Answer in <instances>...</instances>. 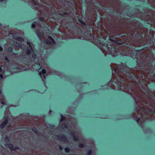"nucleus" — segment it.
Returning a JSON list of instances; mask_svg holds the SVG:
<instances>
[{
  "label": "nucleus",
  "mask_w": 155,
  "mask_h": 155,
  "mask_svg": "<svg viewBox=\"0 0 155 155\" xmlns=\"http://www.w3.org/2000/svg\"><path fill=\"white\" fill-rule=\"evenodd\" d=\"M148 29H143L142 32H137L136 34H130L129 37L123 35L124 39H128L131 41L132 46H129L127 45L125 49L120 50L117 47L110 48L107 45H104L106 49L108 54L113 57L120 55L122 56H129L137 60V66L132 69L133 71L137 72L140 70L144 69L146 67L151 65V63L155 61V56L152 52V50H155L154 41L153 39L154 31Z\"/></svg>",
  "instance_id": "3"
},
{
  "label": "nucleus",
  "mask_w": 155,
  "mask_h": 155,
  "mask_svg": "<svg viewBox=\"0 0 155 155\" xmlns=\"http://www.w3.org/2000/svg\"><path fill=\"white\" fill-rule=\"evenodd\" d=\"M14 45L15 47H21V45L19 43L17 42H14Z\"/></svg>",
  "instance_id": "21"
},
{
  "label": "nucleus",
  "mask_w": 155,
  "mask_h": 155,
  "mask_svg": "<svg viewBox=\"0 0 155 155\" xmlns=\"http://www.w3.org/2000/svg\"><path fill=\"white\" fill-rule=\"evenodd\" d=\"M21 119H22V120H23V118H21Z\"/></svg>",
  "instance_id": "48"
},
{
  "label": "nucleus",
  "mask_w": 155,
  "mask_h": 155,
  "mask_svg": "<svg viewBox=\"0 0 155 155\" xmlns=\"http://www.w3.org/2000/svg\"><path fill=\"white\" fill-rule=\"evenodd\" d=\"M3 50V48L0 46V51H2Z\"/></svg>",
  "instance_id": "40"
},
{
  "label": "nucleus",
  "mask_w": 155,
  "mask_h": 155,
  "mask_svg": "<svg viewBox=\"0 0 155 155\" xmlns=\"http://www.w3.org/2000/svg\"><path fill=\"white\" fill-rule=\"evenodd\" d=\"M137 12L134 13L137 18L147 22V24H149L151 26L155 28V17L153 16H151L149 15H144L138 9H137Z\"/></svg>",
  "instance_id": "4"
},
{
  "label": "nucleus",
  "mask_w": 155,
  "mask_h": 155,
  "mask_svg": "<svg viewBox=\"0 0 155 155\" xmlns=\"http://www.w3.org/2000/svg\"><path fill=\"white\" fill-rule=\"evenodd\" d=\"M110 66L112 78L103 89L126 92L135 102V112L123 119L132 118L140 126L155 119V63L137 72L122 62L114 69Z\"/></svg>",
  "instance_id": "1"
},
{
  "label": "nucleus",
  "mask_w": 155,
  "mask_h": 155,
  "mask_svg": "<svg viewBox=\"0 0 155 155\" xmlns=\"http://www.w3.org/2000/svg\"><path fill=\"white\" fill-rule=\"evenodd\" d=\"M83 83H84V84H86V82H84Z\"/></svg>",
  "instance_id": "43"
},
{
  "label": "nucleus",
  "mask_w": 155,
  "mask_h": 155,
  "mask_svg": "<svg viewBox=\"0 0 155 155\" xmlns=\"http://www.w3.org/2000/svg\"><path fill=\"white\" fill-rule=\"evenodd\" d=\"M53 13V15L55 13L57 14L58 15L61 16L62 17H65V15L68 16V17H69V15L70 13L68 12H61V13H60L58 11L54 10V12L52 11Z\"/></svg>",
  "instance_id": "11"
},
{
  "label": "nucleus",
  "mask_w": 155,
  "mask_h": 155,
  "mask_svg": "<svg viewBox=\"0 0 155 155\" xmlns=\"http://www.w3.org/2000/svg\"><path fill=\"white\" fill-rule=\"evenodd\" d=\"M51 2H57V0H49ZM68 0H58L59 2L61 4L63 5L67 2Z\"/></svg>",
  "instance_id": "17"
},
{
  "label": "nucleus",
  "mask_w": 155,
  "mask_h": 155,
  "mask_svg": "<svg viewBox=\"0 0 155 155\" xmlns=\"http://www.w3.org/2000/svg\"><path fill=\"white\" fill-rule=\"evenodd\" d=\"M82 96L81 94L79 95L78 97V98L79 99H81L82 98Z\"/></svg>",
  "instance_id": "39"
},
{
  "label": "nucleus",
  "mask_w": 155,
  "mask_h": 155,
  "mask_svg": "<svg viewBox=\"0 0 155 155\" xmlns=\"http://www.w3.org/2000/svg\"><path fill=\"white\" fill-rule=\"evenodd\" d=\"M8 50L9 52L12 53L13 52V48L12 46H9L8 48Z\"/></svg>",
  "instance_id": "25"
},
{
  "label": "nucleus",
  "mask_w": 155,
  "mask_h": 155,
  "mask_svg": "<svg viewBox=\"0 0 155 155\" xmlns=\"http://www.w3.org/2000/svg\"><path fill=\"white\" fill-rule=\"evenodd\" d=\"M26 43H27V45L28 46H29V47H30V48H31V47H33V46L31 45V43L30 42V41H27Z\"/></svg>",
  "instance_id": "29"
},
{
  "label": "nucleus",
  "mask_w": 155,
  "mask_h": 155,
  "mask_svg": "<svg viewBox=\"0 0 155 155\" xmlns=\"http://www.w3.org/2000/svg\"><path fill=\"white\" fill-rule=\"evenodd\" d=\"M92 153V150L91 149H90L87 152V155H91Z\"/></svg>",
  "instance_id": "30"
},
{
  "label": "nucleus",
  "mask_w": 155,
  "mask_h": 155,
  "mask_svg": "<svg viewBox=\"0 0 155 155\" xmlns=\"http://www.w3.org/2000/svg\"><path fill=\"white\" fill-rule=\"evenodd\" d=\"M70 135L72 137L74 140L75 141H77L79 140V138L78 136H77L75 134L74 132L73 131H71Z\"/></svg>",
  "instance_id": "14"
},
{
  "label": "nucleus",
  "mask_w": 155,
  "mask_h": 155,
  "mask_svg": "<svg viewBox=\"0 0 155 155\" xmlns=\"http://www.w3.org/2000/svg\"><path fill=\"white\" fill-rule=\"evenodd\" d=\"M1 108H2V106H1Z\"/></svg>",
  "instance_id": "45"
},
{
  "label": "nucleus",
  "mask_w": 155,
  "mask_h": 155,
  "mask_svg": "<svg viewBox=\"0 0 155 155\" xmlns=\"http://www.w3.org/2000/svg\"><path fill=\"white\" fill-rule=\"evenodd\" d=\"M16 40L21 42H22L24 41V39L22 38L19 37H17Z\"/></svg>",
  "instance_id": "28"
},
{
  "label": "nucleus",
  "mask_w": 155,
  "mask_h": 155,
  "mask_svg": "<svg viewBox=\"0 0 155 155\" xmlns=\"http://www.w3.org/2000/svg\"><path fill=\"white\" fill-rule=\"evenodd\" d=\"M82 87H83L81 86L80 88H79L78 89H77V91L80 94H81V92L82 88Z\"/></svg>",
  "instance_id": "32"
},
{
  "label": "nucleus",
  "mask_w": 155,
  "mask_h": 155,
  "mask_svg": "<svg viewBox=\"0 0 155 155\" xmlns=\"http://www.w3.org/2000/svg\"><path fill=\"white\" fill-rule=\"evenodd\" d=\"M55 137L57 139L60 141H62L66 143H68V141L67 137L65 136L63 134L59 135H55Z\"/></svg>",
  "instance_id": "8"
},
{
  "label": "nucleus",
  "mask_w": 155,
  "mask_h": 155,
  "mask_svg": "<svg viewBox=\"0 0 155 155\" xmlns=\"http://www.w3.org/2000/svg\"><path fill=\"white\" fill-rule=\"evenodd\" d=\"M19 149V147L18 146H13V147L12 149V151L13 150H18Z\"/></svg>",
  "instance_id": "31"
},
{
  "label": "nucleus",
  "mask_w": 155,
  "mask_h": 155,
  "mask_svg": "<svg viewBox=\"0 0 155 155\" xmlns=\"http://www.w3.org/2000/svg\"><path fill=\"white\" fill-rule=\"evenodd\" d=\"M12 34L13 38L15 40H16L17 37H18L17 36V33H12Z\"/></svg>",
  "instance_id": "22"
},
{
  "label": "nucleus",
  "mask_w": 155,
  "mask_h": 155,
  "mask_svg": "<svg viewBox=\"0 0 155 155\" xmlns=\"http://www.w3.org/2000/svg\"><path fill=\"white\" fill-rule=\"evenodd\" d=\"M78 147L80 148H82L84 147V145L83 143H80L79 144Z\"/></svg>",
  "instance_id": "33"
},
{
  "label": "nucleus",
  "mask_w": 155,
  "mask_h": 155,
  "mask_svg": "<svg viewBox=\"0 0 155 155\" xmlns=\"http://www.w3.org/2000/svg\"><path fill=\"white\" fill-rule=\"evenodd\" d=\"M5 101V98L3 95L2 94V91L0 90V102L2 104H4Z\"/></svg>",
  "instance_id": "13"
},
{
  "label": "nucleus",
  "mask_w": 155,
  "mask_h": 155,
  "mask_svg": "<svg viewBox=\"0 0 155 155\" xmlns=\"http://www.w3.org/2000/svg\"><path fill=\"white\" fill-rule=\"evenodd\" d=\"M26 49L25 53H24L23 52H22V54L24 56H29L30 55L31 52H33L34 51L33 47H31V48H30V47H27L26 48Z\"/></svg>",
  "instance_id": "10"
},
{
  "label": "nucleus",
  "mask_w": 155,
  "mask_h": 155,
  "mask_svg": "<svg viewBox=\"0 0 155 155\" xmlns=\"http://www.w3.org/2000/svg\"><path fill=\"white\" fill-rule=\"evenodd\" d=\"M31 55L32 58L35 60L36 58L37 55L35 52L32 53L31 54Z\"/></svg>",
  "instance_id": "27"
},
{
  "label": "nucleus",
  "mask_w": 155,
  "mask_h": 155,
  "mask_svg": "<svg viewBox=\"0 0 155 155\" xmlns=\"http://www.w3.org/2000/svg\"><path fill=\"white\" fill-rule=\"evenodd\" d=\"M5 146L10 149L12 151V148L13 147V145L11 143L6 144Z\"/></svg>",
  "instance_id": "19"
},
{
  "label": "nucleus",
  "mask_w": 155,
  "mask_h": 155,
  "mask_svg": "<svg viewBox=\"0 0 155 155\" xmlns=\"http://www.w3.org/2000/svg\"><path fill=\"white\" fill-rule=\"evenodd\" d=\"M13 54L14 55H15V53H13Z\"/></svg>",
  "instance_id": "44"
},
{
  "label": "nucleus",
  "mask_w": 155,
  "mask_h": 155,
  "mask_svg": "<svg viewBox=\"0 0 155 155\" xmlns=\"http://www.w3.org/2000/svg\"><path fill=\"white\" fill-rule=\"evenodd\" d=\"M150 9H148V11H150Z\"/></svg>",
  "instance_id": "46"
},
{
  "label": "nucleus",
  "mask_w": 155,
  "mask_h": 155,
  "mask_svg": "<svg viewBox=\"0 0 155 155\" xmlns=\"http://www.w3.org/2000/svg\"><path fill=\"white\" fill-rule=\"evenodd\" d=\"M64 150L65 152L67 153H69L71 150V149L68 147L65 148Z\"/></svg>",
  "instance_id": "26"
},
{
  "label": "nucleus",
  "mask_w": 155,
  "mask_h": 155,
  "mask_svg": "<svg viewBox=\"0 0 155 155\" xmlns=\"http://www.w3.org/2000/svg\"><path fill=\"white\" fill-rule=\"evenodd\" d=\"M3 119H4V121L0 124V128L1 129H2L5 127L9 120V118L8 116H4Z\"/></svg>",
  "instance_id": "9"
},
{
  "label": "nucleus",
  "mask_w": 155,
  "mask_h": 155,
  "mask_svg": "<svg viewBox=\"0 0 155 155\" xmlns=\"http://www.w3.org/2000/svg\"><path fill=\"white\" fill-rule=\"evenodd\" d=\"M52 112V111L51 110H49V113L50 114L51 113V112Z\"/></svg>",
  "instance_id": "42"
},
{
  "label": "nucleus",
  "mask_w": 155,
  "mask_h": 155,
  "mask_svg": "<svg viewBox=\"0 0 155 155\" xmlns=\"http://www.w3.org/2000/svg\"><path fill=\"white\" fill-rule=\"evenodd\" d=\"M42 41L45 44L51 46H54L56 44L55 40L50 36H47Z\"/></svg>",
  "instance_id": "6"
},
{
  "label": "nucleus",
  "mask_w": 155,
  "mask_h": 155,
  "mask_svg": "<svg viewBox=\"0 0 155 155\" xmlns=\"http://www.w3.org/2000/svg\"><path fill=\"white\" fill-rule=\"evenodd\" d=\"M82 18L81 17L77 18L78 22L82 25L84 26L83 28V30L81 28L76 29V38L86 40L89 41L99 48L104 54L105 56L108 54L106 51V49L104 45H107L110 48L117 47L120 49L117 46L114 45L113 44H110V43H104V41L107 38L111 41L118 44L122 45L124 44L125 41H127V43L125 44L123 49H125L127 45L130 46H132L131 44V41L127 39H124L123 38V35H126L129 37V35L132 33L135 34L137 32H142L143 29L147 28H143V25L139 21L135 20L131 22L129 24L133 27L137 28L139 30H141L140 31H137L136 28H130V31H135L136 32L130 33L126 31L124 33H122L121 31L122 28L119 26H117L115 23H106L105 25V27L107 30H101V28L95 25V22L97 19L96 15L92 14L90 16L89 20L92 22L91 25H87L82 20Z\"/></svg>",
  "instance_id": "2"
},
{
  "label": "nucleus",
  "mask_w": 155,
  "mask_h": 155,
  "mask_svg": "<svg viewBox=\"0 0 155 155\" xmlns=\"http://www.w3.org/2000/svg\"><path fill=\"white\" fill-rule=\"evenodd\" d=\"M50 127L52 128H54V125H51Z\"/></svg>",
  "instance_id": "41"
},
{
  "label": "nucleus",
  "mask_w": 155,
  "mask_h": 155,
  "mask_svg": "<svg viewBox=\"0 0 155 155\" xmlns=\"http://www.w3.org/2000/svg\"><path fill=\"white\" fill-rule=\"evenodd\" d=\"M31 28L33 29H35L36 26L38 27L39 28H41L42 26L41 25L39 22L34 21L31 25Z\"/></svg>",
  "instance_id": "12"
},
{
  "label": "nucleus",
  "mask_w": 155,
  "mask_h": 155,
  "mask_svg": "<svg viewBox=\"0 0 155 155\" xmlns=\"http://www.w3.org/2000/svg\"><path fill=\"white\" fill-rule=\"evenodd\" d=\"M100 118H104V117H100Z\"/></svg>",
  "instance_id": "47"
},
{
  "label": "nucleus",
  "mask_w": 155,
  "mask_h": 155,
  "mask_svg": "<svg viewBox=\"0 0 155 155\" xmlns=\"http://www.w3.org/2000/svg\"><path fill=\"white\" fill-rule=\"evenodd\" d=\"M57 5H58V7H57L56 8L57 10H59L60 9L61 6L59 4H57Z\"/></svg>",
  "instance_id": "36"
},
{
  "label": "nucleus",
  "mask_w": 155,
  "mask_h": 155,
  "mask_svg": "<svg viewBox=\"0 0 155 155\" xmlns=\"http://www.w3.org/2000/svg\"><path fill=\"white\" fill-rule=\"evenodd\" d=\"M32 131L36 135L40 136H42V134L38 131L35 127H33L31 129Z\"/></svg>",
  "instance_id": "15"
},
{
  "label": "nucleus",
  "mask_w": 155,
  "mask_h": 155,
  "mask_svg": "<svg viewBox=\"0 0 155 155\" xmlns=\"http://www.w3.org/2000/svg\"><path fill=\"white\" fill-rule=\"evenodd\" d=\"M36 33L40 40H41L42 39V37L40 30L39 29H37Z\"/></svg>",
  "instance_id": "16"
},
{
  "label": "nucleus",
  "mask_w": 155,
  "mask_h": 155,
  "mask_svg": "<svg viewBox=\"0 0 155 155\" xmlns=\"http://www.w3.org/2000/svg\"><path fill=\"white\" fill-rule=\"evenodd\" d=\"M59 148L61 150H63V147H62V146H60V145H59Z\"/></svg>",
  "instance_id": "37"
},
{
  "label": "nucleus",
  "mask_w": 155,
  "mask_h": 155,
  "mask_svg": "<svg viewBox=\"0 0 155 155\" xmlns=\"http://www.w3.org/2000/svg\"><path fill=\"white\" fill-rule=\"evenodd\" d=\"M61 118L60 120V122L64 121L66 119L65 117L61 114Z\"/></svg>",
  "instance_id": "24"
},
{
  "label": "nucleus",
  "mask_w": 155,
  "mask_h": 155,
  "mask_svg": "<svg viewBox=\"0 0 155 155\" xmlns=\"http://www.w3.org/2000/svg\"><path fill=\"white\" fill-rule=\"evenodd\" d=\"M48 73L50 74L55 75L59 76L61 79L63 78H66V76L63 73L55 70H50V71L48 72Z\"/></svg>",
  "instance_id": "7"
},
{
  "label": "nucleus",
  "mask_w": 155,
  "mask_h": 155,
  "mask_svg": "<svg viewBox=\"0 0 155 155\" xmlns=\"http://www.w3.org/2000/svg\"><path fill=\"white\" fill-rule=\"evenodd\" d=\"M3 67L2 65L0 64V73L2 71V68ZM0 77L1 78H3V75L2 74L0 73Z\"/></svg>",
  "instance_id": "23"
},
{
  "label": "nucleus",
  "mask_w": 155,
  "mask_h": 155,
  "mask_svg": "<svg viewBox=\"0 0 155 155\" xmlns=\"http://www.w3.org/2000/svg\"><path fill=\"white\" fill-rule=\"evenodd\" d=\"M119 24L121 25L122 26H124L125 25V24L123 22L120 23Z\"/></svg>",
  "instance_id": "38"
},
{
  "label": "nucleus",
  "mask_w": 155,
  "mask_h": 155,
  "mask_svg": "<svg viewBox=\"0 0 155 155\" xmlns=\"http://www.w3.org/2000/svg\"><path fill=\"white\" fill-rule=\"evenodd\" d=\"M10 140V137H9L7 136H6L5 138V142H9Z\"/></svg>",
  "instance_id": "20"
},
{
  "label": "nucleus",
  "mask_w": 155,
  "mask_h": 155,
  "mask_svg": "<svg viewBox=\"0 0 155 155\" xmlns=\"http://www.w3.org/2000/svg\"><path fill=\"white\" fill-rule=\"evenodd\" d=\"M60 128L62 129H64L65 128H68V126L64 123H62L61 124Z\"/></svg>",
  "instance_id": "18"
},
{
  "label": "nucleus",
  "mask_w": 155,
  "mask_h": 155,
  "mask_svg": "<svg viewBox=\"0 0 155 155\" xmlns=\"http://www.w3.org/2000/svg\"><path fill=\"white\" fill-rule=\"evenodd\" d=\"M40 59H41L40 60H39L38 61H36L35 62V64H37L40 67L38 69L37 71L38 72H39V75L41 78L42 80L44 82L45 85L46 86L44 80L46 79L45 76L44 75H42V74H45L46 73V71L45 69H43L41 71H40V70L42 68H44L43 65H45V63L44 62L43 60L40 57Z\"/></svg>",
  "instance_id": "5"
},
{
  "label": "nucleus",
  "mask_w": 155,
  "mask_h": 155,
  "mask_svg": "<svg viewBox=\"0 0 155 155\" xmlns=\"http://www.w3.org/2000/svg\"><path fill=\"white\" fill-rule=\"evenodd\" d=\"M5 59V60L7 61V62H9V59H8V57L7 56H5L4 57Z\"/></svg>",
  "instance_id": "35"
},
{
  "label": "nucleus",
  "mask_w": 155,
  "mask_h": 155,
  "mask_svg": "<svg viewBox=\"0 0 155 155\" xmlns=\"http://www.w3.org/2000/svg\"><path fill=\"white\" fill-rule=\"evenodd\" d=\"M17 68L18 69H19L20 70V71H19V72L27 70H28L27 69H21L20 68H18V67H17Z\"/></svg>",
  "instance_id": "34"
}]
</instances>
